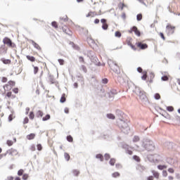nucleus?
I'll use <instances>...</instances> for the list:
<instances>
[{"instance_id":"nucleus-1","label":"nucleus","mask_w":180,"mask_h":180,"mask_svg":"<svg viewBox=\"0 0 180 180\" xmlns=\"http://www.w3.org/2000/svg\"><path fill=\"white\" fill-rule=\"evenodd\" d=\"M142 147L146 150V151H154L155 150V146L154 142L148 138H145L142 141Z\"/></svg>"},{"instance_id":"nucleus-2","label":"nucleus","mask_w":180,"mask_h":180,"mask_svg":"<svg viewBox=\"0 0 180 180\" xmlns=\"http://www.w3.org/2000/svg\"><path fill=\"white\" fill-rule=\"evenodd\" d=\"M119 127L121 129V131L124 134H129V131H130V127L126 121L124 120H121L120 122L119 123Z\"/></svg>"},{"instance_id":"nucleus-3","label":"nucleus","mask_w":180,"mask_h":180,"mask_svg":"<svg viewBox=\"0 0 180 180\" xmlns=\"http://www.w3.org/2000/svg\"><path fill=\"white\" fill-rule=\"evenodd\" d=\"M3 43H4V45L1 46V48L5 47V44L6 46H8L9 47H11V49H15V47H16V44L12 42V40L8 37H6L4 38Z\"/></svg>"},{"instance_id":"nucleus-4","label":"nucleus","mask_w":180,"mask_h":180,"mask_svg":"<svg viewBox=\"0 0 180 180\" xmlns=\"http://www.w3.org/2000/svg\"><path fill=\"white\" fill-rule=\"evenodd\" d=\"M135 94L139 96V99H141V102H147V96H146V93L144 91H141V90L138 89L135 91Z\"/></svg>"},{"instance_id":"nucleus-5","label":"nucleus","mask_w":180,"mask_h":180,"mask_svg":"<svg viewBox=\"0 0 180 180\" xmlns=\"http://www.w3.org/2000/svg\"><path fill=\"white\" fill-rule=\"evenodd\" d=\"M167 163L169 164V165H174V167H177L178 161L172 158H168L166 160Z\"/></svg>"},{"instance_id":"nucleus-6","label":"nucleus","mask_w":180,"mask_h":180,"mask_svg":"<svg viewBox=\"0 0 180 180\" xmlns=\"http://www.w3.org/2000/svg\"><path fill=\"white\" fill-rule=\"evenodd\" d=\"M113 66L112 67V71L115 72V74H120V68L117 65V63L112 62Z\"/></svg>"},{"instance_id":"nucleus-7","label":"nucleus","mask_w":180,"mask_h":180,"mask_svg":"<svg viewBox=\"0 0 180 180\" xmlns=\"http://www.w3.org/2000/svg\"><path fill=\"white\" fill-rule=\"evenodd\" d=\"M136 44L139 49H141V50H146V49H148V47L147 44H143L142 42H136Z\"/></svg>"},{"instance_id":"nucleus-8","label":"nucleus","mask_w":180,"mask_h":180,"mask_svg":"<svg viewBox=\"0 0 180 180\" xmlns=\"http://www.w3.org/2000/svg\"><path fill=\"white\" fill-rule=\"evenodd\" d=\"M76 78H77V81L80 82L82 86L85 85V82L84 81V76H82V75L79 73L76 76Z\"/></svg>"},{"instance_id":"nucleus-9","label":"nucleus","mask_w":180,"mask_h":180,"mask_svg":"<svg viewBox=\"0 0 180 180\" xmlns=\"http://www.w3.org/2000/svg\"><path fill=\"white\" fill-rule=\"evenodd\" d=\"M116 115L119 117L120 121L123 120L124 116V113L123 112H122V110H116Z\"/></svg>"},{"instance_id":"nucleus-10","label":"nucleus","mask_w":180,"mask_h":180,"mask_svg":"<svg viewBox=\"0 0 180 180\" xmlns=\"http://www.w3.org/2000/svg\"><path fill=\"white\" fill-rule=\"evenodd\" d=\"M117 94V92L115 89H112L108 92V98L110 99H113V98H115V95H116Z\"/></svg>"},{"instance_id":"nucleus-11","label":"nucleus","mask_w":180,"mask_h":180,"mask_svg":"<svg viewBox=\"0 0 180 180\" xmlns=\"http://www.w3.org/2000/svg\"><path fill=\"white\" fill-rule=\"evenodd\" d=\"M6 154H9V155H17L18 150L15 149H10L6 151Z\"/></svg>"},{"instance_id":"nucleus-12","label":"nucleus","mask_w":180,"mask_h":180,"mask_svg":"<svg viewBox=\"0 0 180 180\" xmlns=\"http://www.w3.org/2000/svg\"><path fill=\"white\" fill-rule=\"evenodd\" d=\"M165 146L168 148V150H172V148H174V144L172 142H166Z\"/></svg>"},{"instance_id":"nucleus-13","label":"nucleus","mask_w":180,"mask_h":180,"mask_svg":"<svg viewBox=\"0 0 180 180\" xmlns=\"http://www.w3.org/2000/svg\"><path fill=\"white\" fill-rule=\"evenodd\" d=\"M48 79L51 84H55L56 83V79H54V76L52 75L49 74Z\"/></svg>"},{"instance_id":"nucleus-14","label":"nucleus","mask_w":180,"mask_h":180,"mask_svg":"<svg viewBox=\"0 0 180 180\" xmlns=\"http://www.w3.org/2000/svg\"><path fill=\"white\" fill-rule=\"evenodd\" d=\"M30 41H31L32 46H34V49H37V50H41V48L40 47V46H39L37 44V43H36L34 41H33L32 39L30 40Z\"/></svg>"},{"instance_id":"nucleus-15","label":"nucleus","mask_w":180,"mask_h":180,"mask_svg":"<svg viewBox=\"0 0 180 180\" xmlns=\"http://www.w3.org/2000/svg\"><path fill=\"white\" fill-rule=\"evenodd\" d=\"M166 29L170 32V33L174 34V29H175V27H172L171 25H167Z\"/></svg>"},{"instance_id":"nucleus-16","label":"nucleus","mask_w":180,"mask_h":180,"mask_svg":"<svg viewBox=\"0 0 180 180\" xmlns=\"http://www.w3.org/2000/svg\"><path fill=\"white\" fill-rule=\"evenodd\" d=\"M106 117H108V119H110L111 120H115V119H116V117L115 116V115L112 113L107 114Z\"/></svg>"},{"instance_id":"nucleus-17","label":"nucleus","mask_w":180,"mask_h":180,"mask_svg":"<svg viewBox=\"0 0 180 180\" xmlns=\"http://www.w3.org/2000/svg\"><path fill=\"white\" fill-rule=\"evenodd\" d=\"M91 61L93 63H94V64H96V65H101V62H98V58L96 57H94L92 59H91Z\"/></svg>"},{"instance_id":"nucleus-18","label":"nucleus","mask_w":180,"mask_h":180,"mask_svg":"<svg viewBox=\"0 0 180 180\" xmlns=\"http://www.w3.org/2000/svg\"><path fill=\"white\" fill-rule=\"evenodd\" d=\"M1 61L5 65L11 64V61L10 59H5L4 58H1Z\"/></svg>"},{"instance_id":"nucleus-19","label":"nucleus","mask_w":180,"mask_h":180,"mask_svg":"<svg viewBox=\"0 0 180 180\" xmlns=\"http://www.w3.org/2000/svg\"><path fill=\"white\" fill-rule=\"evenodd\" d=\"M151 172L154 178H156V179H158V178H160V173H158V172H155V170H152Z\"/></svg>"},{"instance_id":"nucleus-20","label":"nucleus","mask_w":180,"mask_h":180,"mask_svg":"<svg viewBox=\"0 0 180 180\" xmlns=\"http://www.w3.org/2000/svg\"><path fill=\"white\" fill-rule=\"evenodd\" d=\"M137 169H139L140 172H143V171H146V167H144L143 165H139L137 167Z\"/></svg>"},{"instance_id":"nucleus-21","label":"nucleus","mask_w":180,"mask_h":180,"mask_svg":"<svg viewBox=\"0 0 180 180\" xmlns=\"http://www.w3.org/2000/svg\"><path fill=\"white\" fill-rule=\"evenodd\" d=\"M96 158H97L98 160H100V161L103 162L104 158H103V155L98 153L97 155H96Z\"/></svg>"},{"instance_id":"nucleus-22","label":"nucleus","mask_w":180,"mask_h":180,"mask_svg":"<svg viewBox=\"0 0 180 180\" xmlns=\"http://www.w3.org/2000/svg\"><path fill=\"white\" fill-rule=\"evenodd\" d=\"M27 59L32 63H34V61H36V58H34V56H27Z\"/></svg>"},{"instance_id":"nucleus-23","label":"nucleus","mask_w":180,"mask_h":180,"mask_svg":"<svg viewBox=\"0 0 180 180\" xmlns=\"http://www.w3.org/2000/svg\"><path fill=\"white\" fill-rule=\"evenodd\" d=\"M44 113L42 112L41 110H38L36 113V117H43Z\"/></svg>"},{"instance_id":"nucleus-24","label":"nucleus","mask_w":180,"mask_h":180,"mask_svg":"<svg viewBox=\"0 0 180 180\" xmlns=\"http://www.w3.org/2000/svg\"><path fill=\"white\" fill-rule=\"evenodd\" d=\"M34 137H36V134H30L27 136V140H33V139H34Z\"/></svg>"},{"instance_id":"nucleus-25","label":"nucleus","mask_w":180,"mask_h":180,"mask_svg":"<svg viewBox=\"0 0 180 180\" xmlns=\"http://www.w3.org/2000/svg\"><path fill=\"white\" fill-rule=\"evenodd\" d=\"M80 70H82V71H83L85 74H86V72H88V70L86 69V66L82 65L80 66Z\"/></svg>"},{"instance_id":"nucleus-26","label":"nucleus","mask_w":180,"mask_h":180,"mask_svg":"<svg viewBox=\"0 0 180 180\" xmlns=\"http://www.w3.org/2000/svg\"><path fill=\"white\" fill-rule=\"evenodd\" d=\"M51 116L50 114H47L45 117L42 118L43 122H47V120H50Z\"/></svg>"},{"instance_id":"nucleus-27","label":"nucleus","mask_w":180,"mask_h":180,"mask_svg":"<svg viewBox=\"0 0 180 180\" xmlns=\"http://www.w3.org/2000/svg\"><path fill=\"white\" fill-rule=\"evenodd\" d=\"M116 163V159L115 158H111L109 161V164L110 165H111L112 167H113V165H115V164Z\"/></svg>"},{"instance_id":"nucleus-28","label":"nucleus","mask_w":180,"mask_h":180,"mask_svg":"<svg viewBox=\"0 0 180 180\" xmlns=\"http://www.w3.org/2000/svg\"><path fill=\"white\" fill-rule=\"evenodd\" d=\"M166 168H167V165H158V169H160V171H162V169H165Z\"/></svg>"},{"instance_id":"nucleus-29","label":"nucleus","mask_w":180,"mask_h":180,"mask_svg":"<svg viewBox=\"0 0 180 180\" xmlns=\"http://www.w3.org/2000/svg\"><path fill=\"white\" fill-rule=\"evenodd\" d=\"M64 158L66 160V161H70V158H71L70 154H68V153H64Z\"/></svg>"},{"instance_id":"nucleus-30","label":"nucleus","mask_w":180,"mask_h":180,"mask_svg":"<svg viewBox=\"0 0 180 180\" xmlns=\"http://www.w3.org/2000/svg\"><path fill=\"white\" fill-rule=\"evenodd\" d=\"M142 19H143V14L141 13L137 14L136 20H138V22H140Z\"/></svg>"},{"instance_id":"nucleus-31","label":"nucleus","mask_w":180,"mask_h":180,"mask_svg":"<svg viewBox=\"0 0 180 180\" xmlns=\"http://www.w3.org/2000/svg\"><path fill=\"white\" fill-rule=\"evenodd\" d=\"M112 178H117V176H120V173L115 172L112 174Z\"/></svg>"},{"instance_id":"nucleus-32","label":"nucleus","mask_w":180,"mask_h":180,"mask_svg":"<svg viewBox=\"0 0 180 180\" xmlns=\"http://www.w3.org/2000/svg\"><path fill=\"white\" fill-rule=\"evenodd\" d=\"M154 98L156 99V101H158V100L161 99V96L160 95V94L156 93L154 95Z\"/></svg>"},{"instance_id":"nucleus-33","label":"nucleus","mask_w":180,"mask_h":180,"mask_svg":"<svg viewBox=\"0 0 180 180\" xmlns=\"http://www.w3.org/2000/svg\"><path fill=\"white\" fill-rule=\"evenodd\" d=\"M29 117L31 120H33V119H34V112H33V111H31L30 112Z\"/></svg>"},{"instance_id":"nucleus-34","label":"nucleus","mask_w":180,"mask_h":180,"mask_svg":"<svg viewBox=\"0 0 180 180\" xmlns=\"http://www.w3.org/2000/svg\"><path fill=\"white\" fill-rule=\"evenodd\" d=\"M51 26L53 27H55V29H58V25H57V22H56V21H53L51 22Z\"/></svg>"},{"instance_id":"nucleus-35","label":"nucleus","mask_w":180,"mask_h":180,"mask_svg":"<svg viewBox=\"0 0 180 180\" xmlns=\"http://www.w3.org/2000/svg\"><path fill=\"white\" fill-rule=\"evenodd\" d=\"M67 140L69 141V143H72V141H74V139L71 135L67 136Z\"/></svg>"},{"instance_id":"nucleus-36","label":"nucleus","mask_w":180,"mask_h":180,"mask_svg":"<svg viewBox=\"0 0 180 180\" xmlns=\"http://www.w3.org/2000/svg\"><path fill=\"white\" fill-rule=\"evenodd\" d=\"M115 37L120 38V37H122V32H120V31H117L115 33Z\"/></svg>"},{"instance_id":"nucleus-37","label":"nucleus","mask_w":180,"mask_h":180,"mask_svg":"<svg viewBox=\"0 0 180 180\" xmlns=\"http://www.w3.org/2000/svg\"><path fill=\"white\" fill-rule=\"evenodd\" d=\"M104 158L105 161H108L110 159V155H109L108 153H105L104 155Z\"/></svg>"},{"instance_id":"nucleus-38","label":"nucleus","mask_w":180,"mask_h":180,"mask_svg":"<svg viewBox=\"0 0 180 180\" xmlns=\"http://www.w3.org/2000/svg\"><path fill=\"white\" fill-rule=\"evenodd\" d=\"M108 27H109V25H108V23L103 24V25H102V29L103 30H108Z\"/></svg>"},{"instance_id":"nucleus-39","label":"nucleus","mask_w":180,"mask_h":180,"mask_svg":"<svg viewBox=\"0 0 180 180\" xmlns=\"http://www.w3.org/2000/svg\"><path fill=\"white\" fill-rule=\"evenodd\" d=\"M134 143H137V141H140V137L138 136H135L133 139Z\"/></svg>"},{"instance_id":"nucleus-40","label":"nucleus","mask_w":180,"mask_h":180,"mask_svg":"<svg viewBox=\"0 0 180 180\" xmlns=\"http://www.w3.org/2000/svg\"><path fill=\"white\" fill-rule=\"evenodd\" d=\"M73 175H75V176H78L79 175V171H78L77 169H74Z\"/></svg>"},{"instance_id":"nucleus-41","label":"nucleus","mask_w":180,"mask_h":180,"mask_svg":"<svg viewBox=\"0 0 180 180\" xmlns=\"http://www.w3.org/2000/svg\"><path fill=\"white\" fill-rule=\"evenodd\" d=\"M134 33L136 36H138V37H140V36H141V32H140V30H139V29L136 30Z\"/></svg>"},{"instance_id":"nucleus-42","label":"nucleus","mask_w":180,"mask_h":180,"mask_svg":"<svg viewBox=\"0 0 180 180\" xmlns=\"http://www.w3.org/2000/svg\"><path fill=\"white\" fill-rule=\"evenodd\" d=\"M37 148L38 151H41V150H43V146H41V144L39 143L37 145Z\"/></svg>"},{"instance_id":"nucleus-43","label":"nucleus","mask_w":180,"mask_h":180,"mask_svg":"<svg viewBox=\"0 0 180 180\" xmlns=\"http://www.w3.org/2000/svg\"><path fill=\"white\" fill-rule=\"evenodd\" d=\"M66 99L65 97L64 96V94L62 96V97L60 98V103H64L65 102Z\"/></svg>"},{"instance_id":"nucleus-44","label":"nucleus","mask_w":180,"mask_h":180,"mask_svg":"<svg viewBox=\"0 0 180 180\" xmlns=\"http://www.w3.org/2000/svg\"><path fill=\"white\" fill-rule=\"evenodd\" d=\"M23 172H24V171L22 169H20V170H18V176H22V175H23Z\"/></svg>"},{"instance_id":"nucleus-45","label":"nucleus","mask_w":180,"mask_h":180,"mask_svg":"<svg viewBox=\"0 0 180 180\" xmlns=\"http://www.w3.org/2000/svg\"><path fill=\"white\" fill-rule=\"evenodd\" d=\"M167 110H168V112H174V107H172V106H167Z\"/></svg>"},{"instance_id":"nucleus-46","label":"nucleus","mask_w":180,"mask_h":180,"mask_svg":"<svg viewBox=\"0 0 180 180\" xmlns=\"http://www.w3.org/2000/svg\"><path fill=\"white\" fill-rule=\"evenodd\" d=\"M79 63H83V64H85V60L84 59V57H82V56L79 57Z\"/></svg>"},{"instance_id":"nucleus-47","label":"nucleus","mask_w":180,"mask_h":180,"mask_svg":"<svg viewBox=\"0 0 180 180\" xmlns=\"http://www.w3.org/2000/svg\"><path fill=\"white\" fill-rule=\"evenodd\" d=\"M128 46H129L131 49H132V50H134V51H136V46L133 45L131 43H128Z\"/></svg>"},{"instance_id":"nucleus-48","label":"nucleus","mask_w":180,"mask_h":180,"mask_svg":"<svg viewBox=\"0 0 180 180\" xmlns=\"http://www.w3.org/2000/svg\"><path fill=\"white\" fill-rule=\"evenodd\" d=\"M133 158H134V160H135V161H136L137 162H139V161H140V158H139V156H137V155H134V156H133Z\"/></svg>"},{"instance_id":"nucleus-49","label":"nucleus","mask_w":180,"mask_h":180,"mask_svg":"<svg viewBox=\"0 0 180 180\" xmlns=\"http://www.w3.org/2000/svg\"><path fill=\"white\" fill-rule=\"evenodd\" d=\"M27 123H29V117H26L24 119L23 124H27Z\"/></svg>"},{"instance_id":"nucleus-50","label":"nucleus","mask_w":180,"mask_h":180,"mask_svg":"<svg viewBox=\"0 0 180 180\" xmlns=\"http://www.w3.org/2000/svg\"><path fill=\"white\" fill-rule=\"evenodd\" d=\"M39 72V67L34 66V74H37Z\"/></svg>"},{"instance_id":"nucleus-51","label":"nucleus","mask_w":180,"mask_h":180,"mask_svg":"<svg viewBox=\"0 0 180 180\" xmlns=\"http://www.w3.org/2000/svg\"><path fill=\"white\" fill-rule=\"evenodd\" d=\"M162 81H168L169 78L167 75H164L161 77Z\"/></svg>"},{"instance_id":"nucleus-52","label":"nucleus","mask_w":180,"mask_h":180,"mask_svg":"<svg viewBox=\"0 0 180 180\" xmlns=\"http://www.w3.org/2000/svg\"><path fill=\"white\" fill-rule=\"evenodd\" d=\"M29 178V175L27 174H22V179L27 180Z\"/></svg>"},{"instance_id":"nucleus-53","label":"nucleus","mask_w":180,"mask_h":180,"mask_svg":"<svg viewBox=\"0 0 180 180\" xmlns=\"http://www.w3.org/2000/svg\"><path fill=\"white\" fill-rule=\"evenodd\" d=\"M141 79H143V81H146V79H147V73H145L141 76Z\"/></svg>"},{"instance_id":"nucleus-54","label":"nucleus","mask_w":180,"mask_h":180,"mask_svg":"<svg viewBox=\"0 0 180 180\" xmlns=\"http://www.w3.org/2000/svg\"><path fill=\"white\" fill-rule=\"evenodd\" d=\"M108 79L107 78H104L102 79V84H106L108 82Z\"/></svg>"},{"instance_id":"nucleus-55","label":"nucleus","mask_w":180,"mask_h":180,"mask_svg":"<svg viewBox=\"0 0 180 180\" xmlns=\"http://www.w3.org/2000/svg\"><path fill=\"white\" fill-rule=\"evenodd\" d=\"M58 61L60 65H64V60H63V59H58Z\"/></svg>"},{"instance_id":"nucleus-56","label":"nucleus","mask_w":180,"mask_h":180,"mask_svg":"<svg viewBox=\"0 0 180 180\" xmlns=\"http://www.w3.org/2000/svg\"><path fill=\"white\" fill-rule=\"evenodd\" d=\"M12 120H13V115L11 114L8 116V122H12Z\"/></svg>"},{"instance_id":"nucleus-57","label":"nucleus","mask_w":180,"mask_h":180,"mask_svg":"<svg viewBox=\"0 0 180 180\" xmlns=\"http://www.w3.org/2000/svg\"><path fill=\"white\" fill-rule=\"evenodd\" d=\"M8 84L10 85V86H15V82L9 81Z\"/></svg>"},{"instance_id":"nucleus-58","label":"nucleus","mask_w":180,"mask_h":180,"mask_svg":"<svg viewBox=\"0 0 180 180\" xmlns=\"http://www.w3.org/2000/svg\"><path fill=\"white\" fill-rule=\"evenodd\" d=\"M13 144V142H12V141L11 140H8L7 141V145L11 147V146H12Z\"/></svg>"},{"instance_id":"nucleus-59","label":"nucleus","mask_w":180,"mask_h":180,"mask_svg":"<svg viewBox=\"0 0 180 180\" xmlns=\"http://www.w3.org/2000/svg\"><path fill=\"white\" fill-rule=\"evenodd\" d=\"M168 175V172L166 170H163L162 172V176L166 177Z\"/></svg>"},{"instance_id":"nucleus-60","label":"nucleus","mask_w":180,"mask_h":180,"mask_svg":"<svg viewBox=\"0 0 180 180\" xmlns=\"http://www.w3.org/2000/svg\"><path fill=\"white\" fill-rule=\"evenodd\" d=\"M138 29H137V27H136V26H134V27H132L131 28V32H136V30H137Z\"/></svg>"},{"instance_id":"nucleus-61","label":"nucleus","mask_w":180,"mask_h":180,"mask_svg":"<svg viewBox=\"0 0 180 180\" xmlns=\"http://www.w3.org/2000/svg\"><path fill=\"white\" fill-rule=\"evenodd\" d=\"M13 92H14V94H18V92H19V89H18V88H14V89H13Z\"/></svg>"},{"instance_id":"nucleus-62","label":"nucleus","mask_w":180,"mask_h":180,"mask_svg":"<svg viewBox=\"0 0 180 180\" xmlns=\"http://www.w3.org/2000/svg\"><path fill=\"white\" fill-rule=\"evenodd\" d=\"M101 23H102L103 25H105V24H106L107 20H106V19H105V18H102V19L101 20Z\"/></svg>"},{"instance_id":"nucleus-63","label":"nucleus","mask_w":180,"mask_h":180,"mask_svg":"<svg viewBox=\"0 0 180 180\" xmlns=\"http://www.w3.org/2000/svg\"><path fill=\"white\" fill-rule=\"evenodd\" d=\"M5 180H13V176H8Z\"/></svg>"},{"instance_id":"nucleus-64","label":"nucleus","mask_w":180,"mask_h":180,"mask_svg":"<svg viewBox=\"0 0 180 180\" xmlns=\"http://www.w3.org/2000/svg\"><path fill=\"white\" fill-rule=\"evenodd\" d=\"M147 180H154V177L153 176H149L147 177Z\"/></svg>"}]
</instances>
